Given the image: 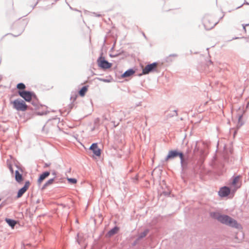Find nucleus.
Instances as JSON below:
<instances>
[{
  "label": "nucleus",
  "instance_id": "obj_1",
  "mask_svg": "<svg viewBox=\"0 0 249 249\" xmlns=\"http://www.w3.org/2000/svg\"><path fill=\"white\" fill-rule=\"evenodd\" d=\"M180 162L182 173H185L187 170L195 171L194 167L191 163V160L188 158L187 154L184 155V157L180 160Z\"/></svg>",
  "mask_w": 249,
  "mask_h": 249
},
{
  "label": "nucleus",
  "instance_id": "obj_2",
  "mask_svg": "<svg viewBox=\"0 0 249 249\" xmlns=\"http://www.w3.org/2000/svg\"><path fill=\"white\" fill-rule=\"evenodd\" d=\"M18 94L27 102H31L33 99H36V95L32 91H18Z\"/></svg>",
  "mask_w": 249,
  "mask_h": 249
},
{
  "label": "nucleus",
  "instance_id": "obj_3",
  "mask_svg": "<svg viewBox=\"0 0 249 249\" xmlns=\"http://www.w3.org/2000/svg\"><path fill=\"white\" fill-rule=\"evenodd\" d=\"M184 155L183 152L178 151V149L169 150L165 158V161H167L169 160H173L177 157H179L180 160L184 157Z\"/></svg>",
  "mask_w": 249,
  "mask_h": 249
},
{
  "label": "nucleus",
  "instance_id": "obj_4",
  "mask_svg": "<svg viewBox=\"0 0 249 249\" xmlns=\"http://www.w3.org/2000/svg\"><path fill=\"white\" fill-rule=\"evenodd\" d=\"M210 216L214 219L217 220L223 224H227L229 216L226 214H222L217 212H213L210 213Z\"/></svg>",
  "mask_w": 249,
  "mask_h": 249
},
{
  "label": "nucleus",
  "instance_id": "obj_5",
  "mask_svg": "<svg viewBox=\"0 0 249 249\" xmlns=\"http://www.w3.org/2000/svg\"><path fill=\"white\" fill-rule=\"evenodd\" d=\"M13 107L18 111H24L27 109L28 106L21 99H17L12 102Z\"/></svg>",
  "mask_w": 249,
  "mask_h": 249
},
{
  "label": "nucleus",
  "instance_id": "obj_6",
  "mask_svg": "<svg viewBox=\"0 0 249 249\" xmlns=\"http://www.w3.org/2000/svg\"><path fill=\"white\" fill-rule=\"evenodd\" d=\"M213 18L208 16H206L203 19V25L206 30H210L213 29L219 21H213Z\"/></svg>",
  "mask_w": 249,
  "mask_h": 249
},
{
  "label": "nucleus",
  "instance_id": "obj_7",
  "mask_svg": "<svg viewBox=\"0 0 249 249\" xmlns=\"http://www.w3.org/2000/svg\"><path fill=\"white\" fill-rule=\"evenodd\" d=\"M97 62L98 66L103 70L109 69L112 66V63L106 60L102 55L98 58Z\"/></svg>",
  "mask_w": 249,
  "mask_h": 249
},
{
  "label": "nucleus",
  "instance_id": "obj_8",
  "mask_svg": "<svg viewBox=\"0 0 249 249\" xmlns=\"http://www.w3.org/2000/svg\"><path fill=\"white\" fill-rule=\"evenodd\" d=\"M158 63L156 62L150 63L146 65L144 68L142 69V74L146 75L150 72H153L157 70Z\"/></svg>",
  "mask_w": 249,
  "mask_h": 249
},
{
  "label": "nucleus",
  "instance_id": "obj_9",
  "mask_svg": "<svg viewBox=\"0 0 249 249\" xmlns=\"http://www.w3.org/2000/svg\"><path fill=\"white\" fill-rule=\"evenodd\" d=\"M226 225L236 229H242V226L237 221L229 216Z\"/></svg>",
  "mask_w": 249,
  "mask_h": 249
},
{
  "label": "nucleus",
  "instance_id": "obj_10",
  "mask_svg": "<svg viewBox=\"0 0 249 249\" xmlns=\"http://www.w3.org/2000/svg\"><path fill=\"white\" fill-rule=\"evenodd\" d=\"M30 185V182L29 180H27L25 181L24 186L19 189L17 193V195L16 196L17 198H19L21 197L27 191L28 189L29 186Z\"/></svg>",
  "mask_w": 249,
  "mask_h": 249
},
{
  "label": "nucleus",
  "instance_id": "obj_11",
  "mask_svg": "<svg viewBox=\"0 0 249 249\" xmlns=\"http://www.w3.org/2000/svg\"><path fill=\"white\" fill-rule=\"evenodd\" d=\"M230 189L228 186H223L220 188L218 191V195L222 197H226L230 194Z\"/></svg>",
  "mask_w": 249,
  "mask_h": 249
},
{
  "label": "nucleus",
  "instance_id": "obj_12",
  "mask_svg": "<svg viewBox=\"0 0 249 249\" xmlns=\"http://www.w3.org/2000/svg\"><path fill=\"white\" fill-rule=\"evenodd\" d=\"M94 155L100 157L101 154V150L98 148L97 143H93L89 147Z\"/></svg>",
  "mask_w": 249,
  "mask_h": 249
},
{
  "label": "nucleus",
  "instance_id": "obj_13",
  "mask_svg": "<svg viewBox=\"0 0 249 249\" xmlns=\"http://www.w3.org/2000/svg\"><path fill=\"white\" fill-rule=\"evenodd\" d=\"M50 174V172L49 171H45L43 172L40 175L38 179H37V183L38 185H40L41 182L47 178Z\"/></svg>",
  "mask_w": 249,
  "mask_h": 249
},
{
  "label": "nucleus",
  "instance_id": "obj_14",
  "mask_svg": "<svg viewBox=\"0 0 249 249\" xmlns=\"http://www.w3.org/2000/svg\"><path fill=\"white\" fill-rule=\"evenodd\" d=\"M135 72V71L132 68L126 70L124 72L121 76L123 78L128 77L132 75H133Z\"/></svg>",
  "mask_w": 249,
  "mask_h": 249
},
{
  "label": "nucleus",
  "instance_id": "obj_15",
  "mask_svg": "<svg viewBox=\"0 0 249 249\" xmlns=\"http://www.w3.org/2000/svg\"><path fill=\"white\" fill-rule=\"evenodd\" d=\"M15 180L18 183H21L23 180L22 175L19 173L18 170L15 172Z\"/></svg>",
  "mask_w": 249,
  "mask_h": 249
},
{
  "label": "nucleus",
  "instance_id": "obj_16",
  "mask_svg": "<svg viewBox=\"0 0 249 249\" xmlns=\"http://www.w3.org/2000/svg\"><path fill=\"white\" fill-rule=\"evenodd\" d=\"M5 221L8 224V225L12 229H13L15 227L17 222L16 220L8 218H6Z\"/></svg>",
  "mask_w": 249,
  "mask_h": 249
},
{
  "label": "nucleus",
  "instance_id": "obj_17",
  "mask_svg": "<svg viewBox=\"0 0 249 249\" xmlns=\"http://www.w3.org/2000/svg\"><path fill=\"white\" fill-rule=\"evenodd\" d=\"M119 228L117 226H115L112 229H110L107 233V235L108 237H111L116 233H117L118 231H119Z\"/></svg>",
  "mask_w": 249,
  "mask_h": 249
},
{
  "label": "nucleus",
  "instance_id": "obj_18",
  "mask_svg": "<svg viewBox=\"0 0 249 249\" xmlns=\"http://www.w3.org/2000/svg\"><path fill=\"white\" fill-rule=\"evenodd\" d=\"M177 56H178V54H175V53L171 54L165 58V61L168 63H171L174 60L173 58L176 57Z\"/></svg>",
  "mask_w": 249,
  "mask_h": 249
},
{
  "label": "nucleus",
  "instance_id": "obj_19",
  "mask_svg": "<svg viewBox=\"0 0 249 249\" xmlns=\"http://www.w3.org/2000/svg\"><path fill=\"white\" fill-rule=\"evenodd\" d=\"M88 86H84L79 90L78 93L80 96L83 97L85 96L86 93L88 91Z\"/></svg>",
  "mask_w": 249,
  "mask_h": 249
},
{
  "label": "nucleus",
  "instance_id": "obj_20",
  "mask_svg": "<svg viewBox=\"0 0 249 249\" xmlns=\"http://www.w3.org/2000/svg\"><path fill=\"white\" fill-rule=\"evenodd\" d=\"M149 229H145L143 232H141L137 237V240H140L142 239V238L145 237L147 234L149 233Z\"/></svg>",
  "mask_w": 249,
  "mask_h": 249
},
{
  "label": "nucleus",
  "instance_id": "obj_21",
  "mask_svg": "<svg viewBox=\"0 0 249 249\" xmlns=\"http://www.w3.org/2000/svg\"><path fill=\"white\" fill-rule=\"evenodd\" d=\"M17 88L18 89V91H23L25 90L24 89L26 88V86L24 83H19L17 84Z\"/></svg>",
  "mask_w": 249,
  "mask_h": 249
},
{
  "label": "nucleus",
  "instance_id": "obj_22",
  "mask_svg": "<svg viewBox=\"0 0 249 249\" xmlns=\"http://www.w3.org/2000/svg\"><path fill=\"white\" fill-rule=\"evenodd\" d=\"M243 115H240L238 116V121L237 124V126L241 127L244 124V122L242 120Z\"/></svg>",
  "mask_w": 249,
  "mask_h": 249
},
{
  "label": "nucleus",
  "instance_id": "obj_23",
  "mask_svg": "<svg viewBox=\"0 0 249 249\" xmlns=\"http://www.w3.org/2000/svg\"><path fill=\"white\" fill-rule=\"evenodd\" d=\"M32 101V104L35 107V108H37L38 107V99H33Z\"/></svg>",
  "mask_w": 249,
  "mask_h": 249
},
{
  "label": "nucleus",
  "instance_id": "obj_24",
  "mask_svg": "<svg viewBox=\"0 0 249 249\" xmlns=\"http://www.w3.org/2000/svg\"><path fill=\"white\" fill-rule=\"evenodd\" d=\"M68 181L69 183L74 184L77 182V179L75 178H68Z\"/></svg>",
  "mask_w": 249,
  "mask_h": 249
},
{
  "label": "nucleus",
  "instance_id": "obj_25",
  "mask_svg": "<svg viewBox=\"0 0 249 249\" xmlns=\"http://www.w3.org/2000/svg\"><path fill=\"white\" fill-rule=\"evenodd\" d=\"M178 115V112H177V110H174L173 111V113H170L168 115V117H173L175 116H177Z\"/></svg>",
  "mask_w": 249,
  "mask_h": 249
},
{
  "label": "nucleus",
  "instance_id": "obj_26",
  "mask_svg": "<svg viewBox=\"0 0 249 249\" xmlns=\"http://www.w3.org/2000/svg\"><path fill=\"white\" fill-rule=\"evenodd\" d=\"M170 195V192L168 191H162V193H161V195H163L165 196H169Z\"/></svg>",
  "mask_w": 249,
  "mask_h": 249
},
{
  "label": "nucleus",
  "instance_id": "obj_27",
  "mask_svg": "<svg viewBox=\"0 0 249 249\" xmlns=\"http://www.w3.org/2000/svg\"><path fill=\"white\" fill-rule=\"evenodd\" d=\"M122 53H110L109 54V56L110 57H112V58H113V57H116L118 56H119L120 54H121Z\"/></svg>",
  "mask_w": 249,
  "mask_h": 249
},
{
  "label": "nucleus",
  "instance_id": "obj_28",
  "mask_svg": "<svg viewBox=\"0 0 249 249\" xmlns=\"http://www.w3.org/2000/svg\"><path fill=\"white\" fill-rule=\"evenodd\" d=\"M97 79L100 81H102V82H106V83H108V82H110V80L107 79H104V78H99V77L97 78Z\"/></svg>",
  "mask_w": 249,
  "mask_h": 249
},
{
  "label": "nucleus",
  "instance_id": "obj_29",
  "mask_svg": "<svg viewBox=\"0 0 249 249\" xmlns=\"http://www.w3.org/2000/svg\"><path fill=\"white\" fill-rule=\"evenodd\" d=\"M238 179H239V176H236V177H234L232 180V183L234 185H235L237 183Z\"/></svg>",
  "mask_w": 249,
  "mask_h": 249
},
{
  "label": "nucleus",
  "instance_id": "obj_30",
  "mask_svg": "<svg viewBox=\"0 0 249 249\" xmlns=\"http://www.w3.org/2000/svg\"><path fill=\"white\" fill-rule=\"evenodd\" d=\"M55 177L53 178L49 179L46 183L49 186L52 184L54 180Z\"/></svg>",
  "mask_w": 249,
  "mask_h": 249
},
{
  "label": "nucleus",
  "instance_id": "obj_31",
  "mask_svg": "<svg viewBox=\"0 0 249 249\" xmlns=\"http://www.w3.org/2000/svg\"><path fill=\"white\" fill-rule=\"evenodd\" d=\"M48 113V111H38L36 113L38 115H44L47 114Z\"/></svg>",
  "mask_w": 249,
  "mask_h": 249
},
{
  "label": "nucleus",
  "instance_id": "obj_32",
  "mask_svg": "<svg viewBox=\"0 0 249 249\" xmlns=\"http://www.w3.org/2000/svg\"><path fill=\"white\" fill-rule=\"evenodd\" d=\"M8 168L9 169L10 172H11L12 174H13L14 173V170L13 169V167H12V165L11 164L9 163V164H8Z\"/></svg>",
  "mask_w": 249,
  "mask_h": 249
},
{
  "label": "nucleus",
  "instance_id": "obj_33",
  "mask_svg": "<svg viewBox=\"0 0 249 249\" xmlns=\"http://www.w3.org/2000/svg\"><path fill=\"white\" fill-rule=\"evenodd\" d=\"M199 151V149L197 147V144L196 143V145H195V147L194 149V152L195 153H196V152H197L198 151Z\"/></svg>",
  "mask_w": 249,
  "mask_h": 249
},
{
  "label": "nucleus",
  "instance_id": "obj_34",
  "mask_svg": "<svg viewBox=\"0 0 249 249\" xmlns=\"http://www.w3.org/2000/svg\"><path fill=\"white\" fill-rule=\"evenodd\" d=\"M49 185L46 183H45L41 187V190H44V189H45L46 188V187L47 186H48Z\"/></svg>",
  "mask_w": 249,
  "mask_h": 249
},
{
  "label": "nucleus",
  "instance_id": "obj_35",
  "mask_svg": "<svg viewBox=\"0 0 249 249\" xmlns=\"http://www.w3.org/2000/svg\"><path fill=\"white\" fill-rule=\"evenodd\" d=\"M49 185L46 183H45L41 187V190H44V189H45L46 188V187L47 186H48Z\"/></svg>",
  "mask_w": 249,
  "mask_h": 249
},
{
  "label": "nucleus",
  "instance_id": "obj_36",
  "mask_svg": "<svg viewBox=\"0 0 249 249\" xmlns=\"http://www.w3.org/2000/svg\"><path fill=\"white\" fill-rule=\"evenodd\" d=\"M249 24H242L243 30L245 31V33L246 32V26H249Z\"/></svg>",
  "mask_w": 249,
  "mask_h": 249
},
{
  "label": "nucleus",
  "instance_id": "obj_37",
  "mask_svg": "<svg viewBox=\"0 0 249 249\" xmlns=\"http://www.w3.org/2000/svg\"><path fill=\"white\" fill-rule=\"evenodd\" d=\"M190 151L191 150L189 149H188L186 150V152L185 153H184V154H187V155L188 156V158H189V153L190 152Z\"/></svg>",
  "mask_w": 249,
  "mask_h": 249
},
{
  "label": "nucleus",
  "instance_id": "obj_38",
  "mask_svg": "<svg viewBox=\"0 0 249 249\" xmlns=\"http://www.w3.org/2000/svg\"><path fill=\"white\" fill-rule=\"evenodd\" d=\"M50 164H51L50 163H45L44 164V168L47 167L49 166L50 165Z\"/></svg>",
  "mask_w": 249,
  "mask_h": 249
},
{
  "label": "nucleus",
  "instance_id": "obj_39",
  "mask_svg": "<svg viewBox=\"0 0 249 249\" xmlns=\"http://www.w3.org/2000/svg\"><path fill=\"white\" fill-rule=\"evenodd\" d=\"M139 241V240H137V239H136V240H135V241L133 243V246L136 245L137 244V243H138V242Z\"/></svg>",
  "mask_w": 249,
  "mask_h": 249
},
{
  "label": "nucleus",
  "instance_id": "obj_40",
  "mask_svg": "<svg viewBox=\"0 0 249 249\" xmlns=\"http://www.w3.org/2000/svg\"><path fill=\"white\" fill-rule=\"evenodd\" d=\"M38 4V1H36V4L32 6V10L34 9L35 8V7L36 6V5Z\"/></svg>",
  "mask_w": 249,
  "mask_h": 249
},
{
  "label": "nucleus",
  "instance_id": "obj_41",
  "mask_svg": "<svg viewBox=\"0 0 249 249\" xmlns=\"http://www.w3.org/2000/svg\"><path fill=\"white\" fill-rule=\"evenodd\" d=\"M52 174L54 176H56V172L55 171H53V172H52Z\"/></svg>",
  "mask_w": 249,
  "mask_h": 249
},
{
  "label": "nucleus",
  "instance_id": "obj_42",
  "mask_svg": "<svg viewBox=\"0 0 249 249\" xmlns=\"http://www.w3.org/2000/svg\"><path fill=\"white\" fill-rule=\"evenodd\" d=\"M249 108V101L248 102L247 105H246V108Z\"/></svg>",
  "mask_w": 249,
  "mask_h": 249
},
{
  "label": "nucleus",
  "instance_id": "obj_43",
  "mask_svg": "<svg viewBox=\"0 0 249 249\" xmlns=\"http://www.w3.org/2000/svg\"><path fill=\"white\" fill-rule=\"evenodd\" d=\"M243 4L249 5V3H248L246 1H245V2H244Z\"/></svg>",
  "mask_w": 249,
  "mask_h": 249
},
{
  "label": "nucleus",
  "instance_id": "obj_44",
  "mask_svg": "<svg viewBox=\"0 0 249 249\" xmlns=\"http://www.w3.org/2000/svg\"><path fill=\"white\" fill-rule=\"evenodd\" d=\"M45 125H44V126H43V128H42V130L43 131H45Z\"/></svg>",
  "mask_w": 249,
  "mask_h": 249
},
{
  "label": "nucleus",
  "instance_id": "obj_45",
  "mask_svg": "<svg viewBox=\"0 0 249 249\" xmlns=\"http://www.w3.org/2000/svg\"><path fill=\"white\" fill-rule=\"evenodd\" d=\"M103 118H104L105 120H108V119L107 117H105L104 116H103Z\"/></svg>",
  "mask_w": 249,
  "mask_h": 249
},
{
  "label": "nucleus",
  "instance_id": "obj_46",
  "mask_svg": "<svg viewBox=\"0 0 249 249\" xmlns=\"http://www.w3.org/2000/svg\"><path fill=\"white\" fill-rule=\"evenodd\" d=\"M203 153V151L202 150H201V151H200L201 155H202Z\"/></svg>",
  "mask_w": 249,
  "mask_h": 249
},
{
  "label": "nucleus",
  "instance_id": "obj_47",
  "mask_svg": "<svg viewBox=\"0 0 249 249\" xmlns=\"http://www.w3.org/2000/svg\"><path fill=\"white\" fill-rule=\"evenodd\" d=\"M36 202V203H39L40 202V200L37 199Z\"/></svg>",
  "mask_w": 249,
  "mask_h": 249
},
{
  "label": "nucleus",
  "instance_id": "obj_48",
  "mask_svg": "<svg viewBox=\"0 0 249 249\" xmlns=\"http://www.w3.org/2000/svg\"><path fill=\"white\" fill-rule=\"evenodd\" d=\"M243 5V4H242L241 6H239V7H237V8H236V9H238V8H239L241 7L242 6V5Z\"/></svg>",
  "mask_w": 249,
  "mask_h": 249
},
{
  "label": "nucleus",
  "instance_id": "obj_49",
  "mask_svg": "<svg viewBox=\"0 0 249 249\" xmlns=\"http://www.w3.org/2000/svg\"><path fill=\"white\" fill-rule=\"evenodd\" d=\"M143 36H144L145 38H146V36L145 35V34H144V33H143Z\"/></svg>",
  "mask_w": 249,
  "mask_h": 249
},
{
  "label": "nucleus",
  "instance_id": "obj_50",
  "mask_svg": "<svg viewBox=\"0 0 249 249\" xmlns=\"http://www.w3.org/2000/svg\"><path fill=\"white\" fill-rule=\"evenodd\" d=\"M238 38H239V37H235V38H233V39H238Z\"/></svg>",
  "mask_w": 249,
  "mask_h": 249
},
{
  "label": "nucleus",
  "instance_id": "obj_51",
  "mask_svg": "<svg viewBox=\"0 0 249 249\" xmlns=\"http://www.w3.org/2000/svg\"><path fill=\"white\" fill-rule=\"evenodd\" d=\"M18 36V35H14V36Z\"/></svg>",
  "mask_w": 249,
  "mask_h": 249
},
{
  "label": "nucleus",
  "instance_id": "obj_52",
  "mask_svg": "<svg viewBox=\"0 0 249 249\" xmlns=\"http://www.w3.org/2000/svg\"><path fill=\"white\" fill-rule=\"evenodd\" d=\"M1 75H0V81L1 80Z\"/></svg>",
  "mask_w": 249,
  "mask_h": 249
},
{
  "label": "nucleus",
  "instance_id": "obj_53",
  "mask_svg": "<svg viewBox=\"0 0 249 249\" xmlns=\"http://www.w3.org/2000/svg\"><path fill=\"white\" fill-rule=\"evenodd\" d=\"M223 16H222V17H221V18H220V19H219V20H220L221 19H222V18H223Z\"/></svg>",
  "mask_w": 249,
  "mask_h": 249
},
{
  "label": "nucleus",
  "instance_id": "obj_54",
  "mask_svg": "<svg viewBox=\"0 0 249 249\" xmlns=\"http://www.w3.org/2000/svg\"><path fill=\"white\" fill-rule=\"evenodd\" d=\"M2 206V204L0 205V208Z\"/></svg>",
  "mask_w": 249,
  "mask_h": 249
},
{
  "label": "nucleus",
  "instance_id": "obj_55",
  "mask_svg": "<svg viewBox=\"0 0 249 249\" xmlns=\"http://www.w3.org/2000/svg\"><path fill=\"white\" fill-rule=\"evenodd\" d=\"M72 104L70 105V106H71V108H72Z\"/></svg>",
  "mask_w": 249,
  "mask_h": 249
},
{
  "label": "nucleus",
  "instance_id": "obj_56",
  "mask_svg": "<svg viewBox=\"0 0 249 249\" xmlns=\"http://www.w3.org/2000/svg\"><path fill=\"white\" fill-rule=\"evenodd\" d=\"M210 63H212V61H211V60H210Z\"/></svg>",
  "mask_w": 249,
  "mask_h": 249
},
{
  "label": "nucleus",
  "instance_id": "obj_57",
  "mask_svg": "<svg viewBox=\"0 0 249 249\" xmlns=\"http://www.w3.org/2000/svg\"><path fill=\"white\" fill-rule=\"evenodd\" d=\"M77 242H78V244H80V242L78 240H77Z\"/></svg>",
  "mask_w": 249,
  "mask_h": 249
},
{
  "label": "nucleus",
  "instance_id": "obj_58",
  "mask_svg": "<svg viewBox=\"0 0 249 249\" xmlns=\"http://www.w3.org/2000/svg\"><path fill=\"white\" fill-rule=\"evenodd\" d=\"M97 16H98V17H100V15H98Z\"/></svg>",
  "mask_w": 249,
  "mask_h": 249
},
{
  "label": "nucleus",
  "instance_id": "obj_59",
  "mask_svg": "<svg viewBox=\"0 0 249 249\" xmlns=\"http://www.w3.org/2000/svg\"><path fill=\"white\" fill-rule=\"evenodd\" d=\"M39 0H37V1H38V2H39Z\"/></svg>",
  "mask_w": 249,
  "mask_h": 249
},
{
  "label": "nucleus",
  "instance_id": "obj_60",
  "mask_svg": "<svg viewBox=\"0 0 249 249\" xmlns=\"http://www.w3.org/2000/svg\"><path fill=\"white\" fill-rule=\"evenodd\" d=\"M1 200V198H0V201Z\"/></svg>",
  "mask_w": 249,
  "mask_h": 249
}]
</instances>
